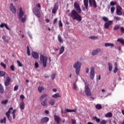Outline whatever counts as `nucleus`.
Wrapping results in <instances>:
<instances>
[{"mask_svg": "<svg viewBox=\"0 0 124 124\" xmlns=\"http://www.w3.org/2000/svg\"><path fill=\"white\" fill-rule=\"evenodd\" d=\"M2 39L4 42H6V43H8V40L6 39V37L5 36H3Z\"/></svg>", "mask_w": 124, "mask_h": 124, "instance_id": "37998d69", "label": "nucleus"}, {"mask_svg": "<svg viewBox=\"0 0 124 124\" xmlns=\"http://www.w3.org/2000/svg\"><path fill=\"white\" fill-rule=\"evenodd\" d=\"M6 28V30H8V31H10V28H9V27H8V25H7V23H1L0 25V28Z\"/></svg>", "mask_w": 124, "mask_h": 124, "instance_id": "dca6fc26", "label": "nucleus"}, {"mask_svg": "<svg viewBox=\"0 0 124 124\" xmlns=\"http://www.w3.org/2000/svg\"><path fill=\"white\" fill-rule=\"evenodd\" d=\"M31 56L33 59H35L36 60L39 59V54L35 51H32L31 52Z\"/></svg>", "mask_w": 124, "mask_h": 124, "instance_id": "f8f14e48", "label": "nucleus"}, {"mask_svg": "<svg viewBox=\"0 0 124 124\" xmlns=\"http://www.w3.org/2000/svg\"><path fill=\"white\" fill-rule=\"evenodd\" d=\"M48 97V94L45 93L40 96L39 98L40 101H43L44 98H47Z\"/></svg>", "mask_w": 124, "mask_h": 124, "instance_id": "6ab92c4d", "label": "nucleus"}, {"mask_svg": "<svg viewBox=\"0 0 124 124\" xmlns=\"http://www.w3.org/2000/svg\"><path fill=\"white\" fill-rule=\"evenodd\" d=\"M55 102H56L55 100L53 98H51L49 100L48 104H49V105H51L52 106H54V105H55Z\"/></svg>", "mask_w": 124, "mask_h": 124, "instance_id": "412c9836", "label": "nucleus"}, {"mask_svg": "<svg viewBox=\"0 0 124 124\" xmlns=\"http://www.w3.org/2000/svg\"><path fill=\"white\" fill-rule=\"evenodd\" d=\"M11 82V78L9 76H7L6 78V81L4 82V85L5 87H8L10 85V82Z\"/></svg>", "mask_w": 124, "mask_h": 124, "instance_id": "6e6552de", "label": "nucleus"}, {"mask_svg": "<svg viewBox=\"0 0 124 124\" xmlns=\"http://www.w3.org/2000/svg\"><path fill=\"white\" fill-rule=\"evenodd\" d=\"M11 110H13V108H12V107L10 108L9 109L8 111L6 112V117H8V116H10V113H11Z\"/></svg>", "mask_w": 124, "mask_h": 124, "instance_id": "bb28decb", "label": "nucleus"}, {"mask_svg": "<svg viewBox=\"0 0 124 124\" xmlns=\"http://www.w3.org/2000/svg\"><path fill=\"white\" fill-rule=\"evenodd\" d=\"M114 19L116 20V21H120V20H121V17L119 16H114Z\"/></svg>", "mask_w": 124, "mask_h": 124, "instance_id": "603ef678", "label": "nucleus"}, {"mask_svg": "<svg viewBox=\"0 0 124 124\" xmlns=\"http://www.w3.org/2000/svg\"><path fill=\"white\" fill-rule=\"evenodd\" d=\"M82 66V63L79 61L77 62L73 65V68L76 69V73L77 75L80 74V69Z\"/></svg>", "mask_w": 124, "mask_h": 124, "instance_id": "f03ea898", "label": "nucleus"}, {"mask_svg": "<svg viewBox=\"0 0 124 124\" xmlns=\"http://www.w3.org/2000/svg\"><path fill=\"white\" fill-rule=\"evenodd\" d=\"M38 90L40 93H42V92H43V91H44L45 88H44V87H43L42 86H41V87L40 86L38 87Z\"/></svg>", "mask_w": 124, "mask_h": 124, "instance_id": "58836bf2", "label": "nucleus"}, {"mask_svg": "<svg viewBox=\"0 0 124 124\" xmlns=\"http://www.w3.org/2000/svg\"><path fill=\"white\" fill-rule=\"evenodd\" d=\"M89 1L90 6H93V7L94 8H96L97 7V5L96 4L95 0H89Z\"/></svg>", "mask_w": 124, "mask_h": 124, "instance_id": "0eeeda50", "label": "nucleus"}, {"mask_svg": "<svg viewBox=\"0 0 124 124\" xmlns=\"http://www.w3.org/2000/svg\"><path fill=\"white\" fill-rule=\"evenodd\" d=\"M100 52H101V49L100 48H97L96 49H95L92 51V56H95L99 53H100Z\"/></svg>", "mask_w": 124, "mask_h": 124, "instance_id": "4468645a", "label": "nucleus"}, {"mask_svg": "<svg viewBox=\"0 0 124 124\" xmlns=\"http://www.w3.org/2000/svg\"><path fill=\"white\" fill-rule=\"evenodd\" d=\"M9 7H10V10H11V12H12V13H14V14H16V8L14 7V5H13V3H11L10 4Z\"/></svg>", "mask_w": 124, "mask_h": 124, "instance_id": "9b49d317", "label": "nucleus"}, {"mask_svg": "<svg viewBox=\"0 0 124 124\" xmlns=\"http://www.w3.org/2000/svg\"><path fill=\"white\" fill-rule=\"evenodd\" d=\"M33 12L37 18H40V17H41V14H40L39 10L35 8L33 9Z\"/></svg>", "mask_w": 124, "mask_h": 124, "instance_id": "423d86ee", "label": "nucleus"}, {"mask_svg": "<svg viewBox=\"0 0 124 124\" xmlns=\"http://www.w3.org/2000/svg\"><path fill=\"white\" fill-rule=\"evenodd\" d=\"M96 109H97L98 110H100L102 109V106L100 104H97L95 106Z\"/></svg>", "mask_w": 124, "mask_h": 124, "instance_id": "2f4dec72", "label": "nucleus"}, {"mask_svg": "<svg viewBox=\"0 0 124 124\" xmlns=\"http://www.w3.org/2000/svg\"><path fill=\"white\" fill-rule=\"evenodd\" d=\"M58 41H59V42H62V36H61V34H59L58 36Z\"/></svg>", "mask_w": 124, "mask_h": 124, "instance_id": "79ce46f5", "label": "nucleus"}, {"mask_svg": "<svg viewBox=\"0 0 124 124\" xmlns=\"http://www.w3.org/2000/svg\"><path fill=\"white\" fill-rule=\"evenodd\" d=\"M38 66H39L38 63L35 62V67H36V68H38Z\"/></svg>", "mask_w": 124, "mask_h": 124, "instance_id": "69168bd1", "label": "nucleus"}, {"mask_svg": "<svg viewBox=\"0 0 124 124\" xmlns=\"http://www.w3.org/2000/svg\"><path fill=\"white\" fill-rule=\"evenodd\" d=\"M20 98L22 100V101H24V99H25V96H24V95L21 94L20 96Z\"/></svg>", "mask_w": 124, "mask_h": 124, "instance_id": "4d7b16f0", "label": "nucleus"}, {"mask_svg": "<svg viewBox=\"0 0 124 124\" xmlns=\"http://www.w3.org/2000/svg\"><path fill=\"white\" fill-rule=\"evenodd\" d=\"M93 120H95L97 123H100V119L97 118L96 116L93 117Z\"/></svg>", "mask_w": 124, "mask_h": 124, "instance_id": "c9c22d12", "label": "nucleus"}, {"mask_svg": "<svg viewBox=\"0 0 124 124\" xmlns=\"http://www.w3.org/2000/svg\"><path fill=\"white\" fill-rule=\"evenodd\" d=\"M72 112H76V110H75V109H65V111H64L63 112H62V113L66 114V113H72Z\"/></svg>", "mask_w": 124, "mask_h": 124, "instance_id": "aec40b11", "label": "nucleus"}, {"mask_svg": "<svg viewBox=\"0 0 124 124\" xmlns=\"http://www.w3.org/2000/svg\"><path fill=\"white\" fill-rule=\"evenodd\" d=\"M7 118H8V120L10 121V122H11L12 120V118L11 117V116H7Z\"/></svg>", "mask_w": 124, "mask_h": 124, "instance_id": "052dcab7", "label": "nucleus"}, {"mask_svg": "<svg viewBox=\"0 0 124 124\" xmlns=\"http://www.w3.org/2000/svg\"><path fill=\"white\" fill-rule=\"evenodd\" d=\"M27 49L28 56H31V51L30 50V47L29 46H27Z\"/></svg>", "mask_w": 124, "mask_h": 124, "instance_id": "a19ab883", "label": "nucleus"}, {"mask_svg": "<svg viewBox=\"0 0 124 124\" xmlns=\"http://www.w3.org/2000/svg\"><path fill=\"white\" fill-rule=\"evenodd\" d=\"M115 9H116L115 7H111V8H110L111 13H114V12L115 11Z\"/></svg>", "mask_w": 124, "mask_h": 124, "instance_id": "49530a36", "label": "nucleus"}, {"mask_svg": "<svg viewBox=\"0 0 124 124\" xmlns=\"http://www.w3.org/2000/svg\"><path fill=\"white\" fill-rule=\"evenodd\" d=\"M91 39H98V37L95 36H91L89 37Z\"/></svg>", "mask_w": 124, "mask_h": 124, "instance_id": "c03bdc74", "label": "nucleus"}, {"mask_svg": "<svg viewBox=\"0 0 124 124\" xmlns=\"http://www.w3.org/2000/svg\"><path fill=\"white\" fill-rule=\"evenodd\" d=\"M121 28V25H117L116 26H114V27L113 28L114 31H117V30H119Z\"/></svg>", "mask_w": 124, "mask_h": 124, "instance_id": "ea45409f", "label": "nucleus"}, {"mask_svg": "<svg viewBox=\"0 0 124 124\" xmlns=\"http://www.w3.org/2000/svg\"><path fill=\"white\" fill-rule=\"evenodd\" d=\"M116 4H117V2H114L113 1H111L110 2V5H111V6H114V5H116Z\"/></svg>", "mask_w": 124, "mask_h": 124, "instance_id": "a18cd8bd", "label": "nucleus"}, {"mask_svg": "<svg viewBox=\"0 0 124 124\" xmlns=\"http://www.w3.org/2000/svg\"><path fill=\"white\" fill-rule=\"evenodd\" d=\"M95 76V74H94V67H92L90 69V77L92 80H93L94 78V76Z\"/></svg>", "mask_w": 124, "mask_h": 124, "instance_id": "20e7f679", "label": "nucleus"}, {"mask_svg": "<svg viewBox=\"0 0 124 124\" xmlns=\"http://www.w3.org/2000/svg\"><path fill=\"white\" fill-rule=\"evenodd\" d=\"M102 19L104 21V22H106H106H108V18H107V17H106V16H103L102 17Z\"/></svg>", "mask_w": 124, "mask_h": 124, "instance_id": "de8ad7c7", "label": "nucleus"}, {"mask_svg": "<svg viewBox=\"0 0 124 124\" xmlns=\"http://www.w3.org/2000/svg\"><path fill=\"white\" fill-rule=\"evenodd\" d=\"M21 20L22 23H25L26 22V20H27V16L25 15L24 17H22Z\"/></svg>", "mask_w": 124, "mask_h": 124, "instance_id": "4c0bfd02", "label": "nucleus"}, {"mask_svg": "<svg viewBox=\"0 0 124 124\" xmlns=\"http://www.w3.org/2000/svg\"><path fill=\"white\" fill-rule=\"evenodd\" d=\"M6 74L5 72L3 71H0V77H3Z\"/></svg>", "mask_w": 124, "mask_h": 124, "instance_id": "e433bc0d", "label": "nucleus"}, {"mask_svg": "<svg viewBox=\"0 0 124 124\" xmlns=\"http://www.w3.org/2000/svg\"><path fill=\"white\" fill-rule=\"evenodd\" d=\"M107 122L105 120H103L101 121V122H100V124H106Z\"/></svg>", "mask_w": 124, "mask_h": 124, "instance_id": "864d4df0", "label": "nucleus"}, {"mask_svg": "<svg viewBox=\"0 0 124 124\" xmlns=\"http://www.w3.org/2000/svg\"><path fill=\"white\" fill-rule=\"evenodd\" d=\"M17 63L18 66H21V67L23 66V64L21 63V62H20V61H17Z\"/></svg>", "mask_w": 124, "mask_h": 124, "instance_id": "5fc2aeb1", "label": "nucleus"}, {"mask_svg": "<svg viewBox=\"0 0 124 124\" xmlns=\"http://www.w3.org/2000/svg\"><path fill=\"white\" fill-rule=\"evenodd\" d=\"M117 71H118V68L115 67V68L113 69L114 73H117Z\"/></svg>", "mask_w": 124, "mask_h": 124, "instance_id": "e2e57ef3", "label": "nucleus"}, {"mask_svg": "<svg viewBox=\"0 0 124 124\" xmlns=\"http://www.w3.org/2000/svg\"><path fill=\"white\" fill-rule=\"evenodd\" d=\"M54 120L57 122V124H60V122H61V117L57 115H55L54 116Z\"/></svg>", "mask_w": 124, "mask_h": 124, "instance_id": "f3484780", "label": "nucleus"}, {"mask_svg": "<svg viewBox=\"0 0 124 124\" xmlns=\"http://www.w3.org/2000/svg\"><path fill=\"white\" fill-rule=\"evenodd\" d=\"M47 122H49V117H46L41 119V124H42Z\"/></svg>", "mask_w": 124, "mask_h": 124, "instance_id": "a211bd4d", "label": "nucleus"}, {"mask_svg": "<svg viewBox=\"0 0 124 124\" xmlns=\"http://www.w3.org/2000/svg\"><path fill=\"white\" fill-rule=\"evenodd\" d=\"M20 108L21 110H24L25 109V103L24 101H22L20 104Z\"/></svg>", "mask_w": 124, "mask_h": 124, "instance_id": "a878e982", "label": "nucleus"}, {"mask_svg": "<svg viewBox=\"0 0 124 124\" xmlns=\"http://www.w3.org/2000/svg\"><path fill=\"white\" fill-rule=\"evenodd\" d=\"M117 42H120L121 44L124 45V39L118 38L117 39Z\"/></svg>", "mask_w": 124, "mask_h": 124, "instance_id": "473e14b6", "label": "nucleus"}, {"mask_svg": "<svg viewBox=\"0 0 124 124\" xmlns=\"http://www.w3.org/2000/svg\"><path fill=\"white\" fill-rule=\"evenodd\" d=\"M24 11H23V10L22 9V7H20L19 8V12L18 13V18L19 19H21L22 17L24 16Z\"/></svg>", "mask_w": 124, "mask_h": 124, "instance_id": "2eb2a0df", "label": "nucleus"}, {"mask_svg": "<svg viewBox=\"0 0 124 124\" xmlns=\"http://www.w3.org/2000/svg\"><path fill=\"white\" fill-rule=\"evenodd\" d=\"M64 52V46H61L59 49V55H62Z\"/></svg>", "mask_w": 124, "mask_h": 124, "instance_id": "393cba45", "label": "nucleus"}, {"mask_svg": "<svg viewBox=\"0 0 124 124\" xmlns=\"http://www.w3.org/2000/svg\"><path fill=\"white\" fill-rule=\"evenodd\" d=\"M0 93H4V89H3V86L0 83Z\"/></svg>", "mask_w": 124, "mask_h": 124, "instance_id": "c756f323", "label": "nucleus"}, {"mask_svg": "<svg viewBox=\"0 0 124 124\" xmlns=\"http://www.w3.org/2000/svg\"><path fill=\"white\" fill-rule=\"evenodd\" d=\"M113 114L111 112H108L105 115L106 118H112Z\"/></svg>", "mask_w": 124, "mask_h": 124, "instance_id": "c85d7f7f", "label": "nucleus"}, {"mask_svg": "<svg viewBox=\"0 0 124 124\" xmlns=\"http://www.w3.org/2000/svg\"><path fill=\"white\" fill-rule=\"evenodd\" d=\"M112 24H113V21L112 20H108V22H105L104 24L105 29H109V27H110Z\"/></svg>", "mask_w": 124, "mask_h": 124, "instance_id": "9d476101", "label": "nucleus"}, {"mask_svg": "<svg viewBox=\"0 0 124 124\" xmlns=\"http://www.w3.org/2000/svg\"><path fill=\"white\" fill-rule=\"evenodd\" d=\"M0 65L1 66H2L3 67V68H6V65L5 64H4V63L1 62L0 63Z\"/></svg>", "mask_w": 124, "mask_h": 124, "instance_id": "09e8293b", "label": "nucleus"}, {"mask_svg": "<svg viewBox=\"0 0 124 124\" xmlns=\"http://www.w3.org/2000/svg\"><path fill=\"white\" fill-rule=\"evenodd\" d=\"M74 6L77 11L75 10H73L68 14V15L74 20H77V21H78V22H81V21H82V16L79 14L82 12V10L80 8V5H79V3H77V2H75ZM78 13H79V14H78Z\"/></svg>", "mask_w": 124, "mask_h": 124, "instance_id": "f257e3e1", "label": "nucleus"}, {"mask_svg": "<svg viewBox=\"0 0 124 124\" xmlns=\"http://www.w3.org/2000/svg\"><path fill=\"white\" fill-rule=\"evenodd\" d=\"M56 76V74H52L51 76V79L52 80H54V79H55V77Z\"/></svg>", "mask_w": 124, "mask_h": 124, "instance_id": "6e6d98bb", "label": "nucleus"}, {"mask_svg": "<svg viewBox=\"0 0 124 124\" xmlns=\"http://www.w3.org/2000/svg\"><path fill=\"white\" fill-rule=\"evenodd\" d=\"M37 7H38V8H41V5H40V4L38 3L36 5Z\"/></svg>", "mask_w": 124, "mask_h": 124, "instance_id": "338daca9", "label": "nucleus"}, {"mask_svg": "<svg viewBox=\"0 0 124 124\" xmlns=\"http://www.w3.org/2000/svg\"><path fill=\"white\" fill-rule=\"evenodd\" d=\"M52 97H53V98H59V97H61V95H60V93H56L53 95Z\"/></svg>", "mask_w": 124, "mask_h": 124, "instance_id": "cd10ccee", "label": "nucleus"}, {"mask_svg": "<svg viewBox=\"0 0 124 124\" xmlns=\"http://www.w3.org/2000/svg\"><path fill=\"white\" fill-rule=\"evenodd\" d=\"M18 89H19V86H18V85L15 86L14 88V91H15V92H16L18 91Z\"/></svg>", "mask_w": 124, "mask_h": 124, "instance_id": "8fccbe9b", "label": "nucleus"}, {"mask_svg": "<svg viewBox=\"0 0 124 124\" xmlns=\"http://www.w3.org/2000/svg\"><path fill=\"white\" fill-rule=\"evenodd\" d=\"M58 9H59L58 3L56 2L55 4L53 9H52V13H53V14H55V13H56L57 12V11H58Z\"/></svg>", "mask_w": 124, "mask_h": 124, "instance_id": "ddd939ff", "label": "nucleus"}, {"mask_svg": "<svg viewBox=\"0 0 124 124\" xmlns=\"http://www.w3.org/2000/svg\"><path fill=\"white\" fill-rule=\"evenodd\" d=\"M120 30L121 31V32H123V33H124V27H121Z\"/></svg>", "mask_w": 124, "mask_h": 124, "instance_id": "0e129e2a", "label": "nucleus"}, {"mask_svg": "<svg viewBox=\"0 0 124 124\" xmlns=\"http://www.w3.org/2000/svg\"><path fill=\"white\" fill-rule=\"evenodd\" d=\"M40 60L41 63H43V66L44 67H46V66H47V61H48V57L41 54Z\"/></svg>", "mask_w": 124, "mask_h": 124, "instance_id": "7ed1b4c3", "label": "nucleus"}, {"mask_svg": "<svg viewBox=\"0 0 124 124\" xmlns=\"http://www.w3.org/2000/svg\"><path fill=\"white\" fill-rule=\"evenodd\" d=\"M108 65L109 71H112V69L113 68V66H112V63H111L110 62H108Z\"/></svg>", "mask_w": 124, "mask_h": 124, "instance_id": "72a5a7b5", "label": "nucleus"}, {"mask_svg": "<svg viewBox=\"0 0 124 124\" xmlns=\"http://www.w3.org/2000/svg\"><path fill=\"white\" fill-rule=\"evenodd\" d=\"M47 100L48 99L47 98H46L44 101H41V104L42 106H47L48 105L47 103Z\"/></svg>", "mask_w": 124, "mask_h": 124, "instance_id": "4be33fe9", "label": "nucleus"}, {"mask_svg": "<svg viewBox=\"0 0 124 124\" xmlns=\"http://www.w3.org/2000/svg\"><path fill=\"white\" fill-rule=\"evenodd\" d=\"M8 103V100H2L1 102V104H2L3 105H6Z\"/></svg>", "mask_w": 124, "mask_h": 124, "instance_id": "f704fd0d", "label": "nucleus"}, {"mask_svg": "<svg viewBox=\"0 0 124 124\" xmlns=\"http://www.w3.org/2000/svg\"><path fill=\"white\" fill-rule=\"evenodd\" d=\"M73 89L75 90H76L77 89V86H76V83H74V84H73Z\"/></svg>", "mask_w": 124, "mask_h": 124, "instance_id": "13d9d810", "label": "nucleus"}, {"mask_svg": "<svg viewBox=\"0 0 124 124\" xmlns=\"http://www.w3.org/2000/svg\"><path fill=\"white\" fill-rule=\"evenodd\" d=\"M10 68H11V69L12 71H15V66H14V65H12L10 66Z\"/></svg>", "mask_w": 124, "mask_h": 124, "instance_id": "3c124183", "label": "nucleus"}, {"mask_svg": "<svg viewBox=\"0 0 124 124\" xmlns=\"http://www.w3.org/2000/svg\"><path fill=\"white\" fill-rule=\"evenodd\" d=\"M105 47H114L115 46V45L113 43H106L105 44Z\"/></svg>", "mask_w": 124, "mask_h": 124, "instance_id": "b1692460", "label": "nucleus"}, {"mask_svg": "<svg viewBox=\"0 0 124 124\" xmlns=\"http://www.w3.org/2000/svg\"><path fill=\"white\" fill-rule=\"evenodd\" d=\"M122 9L123 8L120 6H118L116 8V14L119 16H122L123 15V13H122Z\"/></svg>", "mask_w": 124, "mask_h": 124, "instance_id": "1a4fd4ad", "label": "nucleus"}, {"mask_svg": "<svg viewBox=\"0 0 124 124\" xmlns=\"http://www.w3.org/2000/svg\"><path fill=\"white\" fill-rule=\"evenodd\" d=\"M85 93L87 96H91V95H92V93L91 92L90 87L87 85L85 86Z\"/></svg>", "mask_w": 124, "mask_h": 124, "instance_id": "39448f33", "label": "nucleus"}, {"mask_svg": "<svg viewBox=\"0 0 124 124\" xmlns=\"http://www.w3.org/2000/svg\"><path fill=\"white\" fill-rule=\"evenodd\" d=\"M53 49L54 50V51H55V52H57V51H59V47H53Z\"/></svg>", "mask_w": 124, "mask_h": 124, "instance_id": "774afa93", "label": "nucleus"}, {"mask_svg": "<svg viewBox=\"0 0 124 124\" xmlns=\"http://www.w3.org/2000/svg\"><path fill=\"white\" fill-rule=\"evenodd\" d=\"M0 123V124H6V117H4L3 119H1Z\"/></svg>", "mask_w": 124, "mask_h": 124, "instance_id": "7c9ffc66", "label": "nucleus"}, {"mask_svg": "<svg viewBox=\"0 0 124 124\" xmlns=\"http://www.w3.org/2000/svg\"><path fill=\"white\" fill-rule=\"evenodd\" d=\"M59 26L60 27H62V21H61V20H60V21H59Z\"/></svg>", "mask_w": 124, "mask_h": 124, "instance_id": "bf43d9fd", "label": "nucleus"}, {"mask_svg": "<svg viewBox=\"0 0 124 124\" xmlns=\"http://www.w3.org/2000/svg\"><path fill=\"white\" fill-rule=\"evenodd\" d=\"M72 124H76V120H75V119H72Z\"/></svg>", "mask_w": 124, "mask_h": 124, "instance_id": "680f3d73", "label": "nucleus"}, {"mask_svg": "<svg viewBox=\"0 0 124 124\" xmlns=\"http://www.w3.org/2000/svg\"><path fill=\"white\" fill-rule=\"evenodd\" d=\"M83 2L86 9H88V7L89 6V0H84Z\"/></svg>", "mask_w": 124, "mask_h": 124, "instance_id": "5701e85b", "label": "nucleus"}]
</instances>
